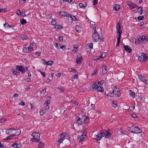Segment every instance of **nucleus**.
Listing matches in <instances>:
<instances>
[{
	"instance_id": "obj_1",
	"label": "nucleus",
	"mask_w": 148,
	"mask_h": 148,
	"mask_svg": "<svg viewBox=\"0 0 148 148\" xmlns=\"http://www.w3.org/2000/svg\"><path fill=\"white\" fill-rule=\"evenodd\" d=\"M129 130L134 134H139L142 132V130L137 127L132 126L129 127Z\"/></svg>"
},
{
	"instance_id": "obj_2",
	"label": "nucleus",
	"mask_w": 148,
	"mask_h": 148,
	"mask_svg": "<svg viewBox=\"0 0 148 148\" xmlns=\"http://www.w3.org/2000/svg\"><path fill=\"white\" fill-rule=\"evenodd\" d=\"M99 82H98L97 83H95L92 85V89H95L99 92H102L103 91V88L101 87V85L99 84Z\"/></svg>"
},
{
	"instance_id": "obj_3",
	"label": "nucleus",
	"mask_w": 148,
	"mask_h": 148,
	"mask_svg": "<svg viewBox=\"0 0 148 148\" xmlns=\"http://www.w3.org/2000/svg\"><path fill=\"white\" fill-rule=\"evenodd\" d=\"M67 135V133L64 132L58 136V139L56 142L58 145H59L63 142L64 139Z\"/></svg>"
},
{
	"instance_id": "obj_4",
	"label": "nucleus",
	"mask_w": 148,
	"mask_h": 148,
	"mask_svg": "<svg viewBox=\"0 0 148 148\" xmlns=\"http://www.w3.org/2000/svg\"><path fill=\"white\" fill-rule=\"evenodd\" d=\"M148 59L147 56L143 53H142L139 54L138 57V60L141 62L147 60Z\"/></svg>"
},
{
	"instance_id": "obj_5",
	"label": "nucleus",
	"mask_w": 148,
	"mask_h": 148,
	"mask_svg": "<svg viewBox=\"0 0 148 148\" xmlns=\"http://www.w3.org/2000/svg\"><path fill=\"white\" fill-rule=\"evenodd\" d=\"M102 131V133L103 136H105L106 138H108L111 136V133L110 132H108L107 130H104Z\"/></svg>"
},
{
	"instance_id": "obj_6",
	"label": "nucleus",
	"mask_w": 148,
	"mask_h": 148,
	"mask_svg": "<svg viewBox=\"0 0 148 148\" xmlns=\"http://www.w3.org/2000/svg\"><path fill=\"white\" fill-rule=\"evenodd\" d=\"M16 69L19 71L21 72L22 74H24L25 73V70L23 66L17 65L16 66Z\"/></svg>"
},
{
	"instance_id": "obj_7",
	"label": "nucleus",
	"mask_w": 148,
	"mask_h": 148,
	"mask_svg": "<svg viewBox=\"0 0 148 148\" xmlns=\"http://www.w3.org/2000/svg\"><path fill=\"white\" fill-rule=\"evenodd\" d=\"M92 38L93 41L95 42L98 41L99 39V36L98 34H93Z\"/></svg>"
},
{
	"instance_id": "obj_8",
	"label": "nucleus",
	"mask_w": 148,
	"mask_h": 148,
	"mask_svg": "<svg viewBox=\"0 0 148 148\" xmlns=\"http://www.w3.org/2000/svg\"><path fill=\"white\" fill-rule=\"evenodd\" d=\"M127 4L130 8V9H134L138 7V5L137 4L130 2H127Z\"/></svg>"
},
{
	"instance_id": "obj_9",
	"label": "nucleus",
	"mask_w": 148,
	"mask_h": 148,
	"mask_svg": "<svg viewBox=\"0 0 148 148\" xmlns=\"http://www.w3.org/2000/svg\"><path fill=\"white\" fill-rule=\"evenodd\" d=\"M103 136V135L102 133V131L101 130V131L100 133H98L97 135L95 136V139L97 140H99Z\"/></svg>"
},
{
	"instance_id": "obj_10",
	"label": "nucleus",
	"mask_w": 148,
	"mask_h": 148,
	"mask_svg": "<svg viewBox=\"0 0 148 148\" xmlns=\"http://www.w3.org/2000/svg\"><path fill=\"white\" fill-rule=\"evenodd\" d=\"M82 56L80 54L77 55L76 62L77 64H80L82 61Z\"/></svg>"
},
{
	"instance_id": "obj_11",
	"label": "nucleus",
	"mask_w": 148,
	"mask_h": 148,
	"mask_svg": "<svg viewBox=\"0 0 148 148\" xmlns=\"http://www.w3.org/2000/svg\"><path fill=\"white\" fill-rule=\"evenodd\" d=\"M32 136L35 138L39 140L40 135L38 132H33L32 134Z\"/></svg>"
},
{
	"instance_id": "obj_12",
	"label": "nucleus",
	"mask_w": 148,
	"mask_h": 148,
	"mask_svg": "<svg viewBox=\"0 0 148 148\" xmlns=\"http://www.w3.org/2000/svg\"><path fill=\"white\" fill-rule=\"evenodd\" d=\"M138 77L140 80L143 82L145 84H146L147 83V80L145 77L142 76L141 75H138Z\"/></svg>"
},
{
	"instance_id": "obj_13",
	"label": "nucleus",
	"mask_w": 148,
	"mask_h": 148,
	"mask_svg": "<svg viewBox=\"0 0 148 148\" xmlns=\"http://www.w3.org/2000/svg\"><path fill=\"white\" fill-rule=\"evenodd\" d=\"M121 25L120 21H119L116 26V29L117 33H122V32L120 31L121 29Z\"/></svg>"
},
{
	"instance_id": "obj_14",
	"label": "nucleus",
	"mask_w": 148,
	"mask_h": 148,
	"mask_svg": "<svg viewBox=\"0 0 148 148\" xmlns=\"http://www.w3.org/2000/svg\"><path fill=\"white\" fill-rule=\"evenodd\" d=\"M83 122L85 123H88L89 122L88 117L86 116H83L82 117Z\"/></svg>"
},
{
	"instance_id": "obj_15",
	"label": "nucleus",
	"mask_w": 148,
	"mask_h": 148,
	"mask_svg": "<svg viewBox=\"0 0 148 148\" xmlns=\"http://www.w3.org/2000/svg\"><path fill=\"white\" fill-rule=\"evenodd\" d=\"M14 130H15V129H14L11 128L7 130L6 131V132L8 134H10L11 133V134H12V133H14Z\"/></svg>"
},
{
	"instance_id": "obj_16",
	"label": "nucleus",
	"mask_w": 148,
	"mask_h": 148,
	"mask_svg": "<svg viewBox=\"0 0 148 148\" xmlns=\"http://www.w3.org/2000/svg\"><path fill=\"white\" fill-rule=\"evenodd\" d=\"M107 67L106 65H103L102 68V71L103 74H105L107 73Z\"/></svg>"
},
{
	"instance_id": "obj_17",
	"label": "nucleus",
	"mask_w": 148,
	"mask_h": 148,
	"mask_svg": "<svg viewBox=\"0 0 148 148\" xmlns=\"http://www.w3.org/2000/svg\"><path fill=\"white\" fill-rule=\"evenodd\" d=\"M14 133H12V135L14 136H18L21 133L20 130H16L15 129V130H14Z\"/></svg>"
},
{
	"instance_id": "obj_18",
	"label": "nucleus",
	"mask_w": 148,
	"mask_h": 148,
	"mask_svg": "<svg viewBox=\"0 0 148 148\" xmlns=\"http://www.w3.org/2000/svg\"><path fill=\"white\" fill-rule=\"evenodd\" d=\"M124 47L125 51L129 53H131L132 52V49L128 45H124Z\"/></svg>"
},
{
	"instance_id": "obj_19",
	"label": "nucleus",
	"mask_w": 148,
	"mask_h": 148,
	"mask_svg": "<svg viewBox=\"0 0 148 148\" xmlns=\"http://www.w3.org/2000/svg\"><path fill=\"white\" fill-rule=\"evenodd\" d=\"M78 118V119L77 120V124L78 125H80L82 124V123L83 122V119L82 118L81 119L80 117H77Z\"/></svg>"
},
{
	"instance_id": "obj_20",
	"label": "nucleus",
	"mask_w": 148,
	"mask_h": 148,
	"mask_svg": "<svg viewBox=\"0 0 148 148\" xmlns=\"http://www.w3.org/2000/svg\"><path fill=\"white\" fill-rule=\"evenodd\" d=\"M60 14L61 15L63 16L66 17H69V14H68L64 11H62L60 12Z\"/></svg>"
},
{
	"instance_id": "obj_21",
	"label": "nucleus",
	"mask_w": 148,
	"mask_h": 148,
	"mask_svg": "<svg viewBox=\"0 0 148 148\" xmlns=\"http://www.w3.org/2000/svg\"><path fill=\"white\" fill-rule=\"evenodd\" d=\"M114 95L117 98L119 97L121 95L120 92L117 90V91L114 93Z\"/></svg>"
},
{
	"instance_id": "obj_22",
	"label": "nucleus",
	"mask_w": 148,
	"mask_h": 148,
	"mask_svg": "<svg viewBox=\"0 0 148 148\" xmlns=\"http://www.w3.org/2000/svg\"><path fill=\"white\" fill-rule=\"evenodd\" d=\"M138 40L139 42L143 43L144 42V36H139L138 38Z\"/></svg>"
},
{
	"instance_id": "obj_23",
	"label": "nucleus",
	"mask_w": 148,
	"mask_h": 148,
	"mask_svg": "<svg viewBox=\"0 0 148 148\" xmlns=\"http://www.w3.org/2000/svg\"><path fill=\"white\" fill-rule=\"evenodd\" d=\"M75 29L78 32H79L81 31V28L79 25H76L75 27Z\"/></svg>"
},
{
	"instance_id": "obj_24",
	"label": "nucleus",
	"mask_w": 148,
	"mask_h": 148,
	"mask_svg": "<svg viewBox=\"0 0 148 148\" xmlns=\"http://www.w3.org/2000/svg\"><path fill=\"white\" fill-rule=\"evenodd\" d=\"M120 8V6L119 5L116 4H115L113 7V9L114 10L118 11L119 10Z\"/></svg>"
},
{
	"instance_id": "obj_25",
	"label": "nucleus",
	"mask_w": 148,
	"mask_h": 148,
	"mask_svg": "<svg viewBox=\"0 0 148 148\" xmlns=\"http://www.w3.org/2000/svg\"><path fill=\"white\" fill-rule=\"evenodd\" d=\"M130 96L132 97V98H134L135 97V93L132 90H130L129 91Z\"/></svg>"
},
{
	"instance_id": "obj_26",
	"label": "nucleus",
	"mask_w": 148,
	"mask_h": 148,
	"mask_svg": "<svg viewBox=\"0 0 148 148\" xmlns=\"http://www.w3.org/2000/svg\"><path fill=\"white\" fill-rule=\"evenodd\" d=\"M23 52L25 53H27V52L29 53L31 52V51H29V49H28V48H27L26 47H23Z\"/></svg>"
},
{
	"instance_id": "obj_27",
	"label": "nucleus",
	"mask_w": 148,
	"mask_h": 148,
	"mask_svg": "<svg viewBox=\"0 0 148 148\" xmlns=\"http://www.w3.org/2000/svg\"><path fill=\"white\" fill-rule=\"evenodd\" d=\"M137 9L138 10V13L140 14H141L143 12V7L140 6L138 7Z\"/></svg>"
},
{
	"instance_id": "obj_28",
	"label": "nucleus",
	"mask_w": 148,
	"mask_h": 148,
	"mask_svg": "<svg viewBox=\"0 0 148 148\" xmlns=\"http://www.w3.org/2000/svg\"><path fill=\"white\" fill-rule=\"evenodd\" d=\"M68 21L69 22H72L73 21V16L72 14H69V16L68 17Z\"/></svg>"
},
{
	"instance_id": "obj_29",
	"label": "nucleus",
	"mask_w": 148,
	"mask_h": 148,
	"mask_svg": "<svg viewBox=\"0 0 148 148\" xmlns=\"http://www.w3.org/2000/svg\"><path fill=\"white\" fill-rule=\"evenodd\" d=\"M46 112V110L45 109L43 110V108L41 109L40 112V115H42Z\"/></svg>"
},
{
	"instance_id": "obj_30",
	"label": "nucleus",
	"mask_w": 148,
	"mask_h": 148,
	"mask_svg": "<svg viewBox=\"0 0 148 148\" xmlns=\"http://www.w3.org/2000/svg\"><path fill=\"white\" fill-rule=\"evenodd\" d=\"M20 145L18 143H14L12 145V147L14 148H18L20 147Z\"/></svg>"
},
{
	"instance_id": "obj_31",
	"label": "nucleus",
	"mask_w": 148,
	"mask_h": 148,
	"mask_svg": "<svg viewBox=\"0 0 148 148\" xmlns=\"http://www.w3.org/2000/svg\"><path fill=\"white\" fill-rule=\"evenodd\" d=\"M55 27L56 28L59 29H62L63 28V27L62 26L59 25H55Z\"/></svg>"
},
{
	"instance_id": "obj_32",
	"label": "nucleus",
	"mask_w": 148,
	"mask_h": 148,
	"mask_svg": "<svg viewBox=\"0 0 148 148\" xmlns=\"http://www.w3.org/2000/svg\"><path fill=\"white\" fill-rule=\"evenodd\" d=\"M53 45L56 48L58 49H60V46H61V45H62L61 44H58V43H54Z\"/></svg>"
},
{
	"instance_id": "obj_33",
	"label": "nucleus",
	"mask_w": 148,
	"mask_h": 148,
	"mask_svg": "<svg viewBox=\"0 0 148 148\" xmlns=\"http://www.w3.org/2000/svg\"><path fill=\"white\" fill-rule=\"evenodd\" d=\"M21 23L22 25H24L27 23L26 21L24 19H21L20 20Z\"/></svg>"
},
{
	"instance_id": "obj_34",
	"label": "nucleus",
	"mask_w": 148,
	"mask_h": 148,
	"mask_svg": "<svg viewBox=\"0 0 148 148\" xmlns=\"http://www.w3.org/2000/svg\"><path fill=\"white\" fill-rule=\"evenodd\" d=\"M43 144L41 142H39L38 145V148H43Z\"/></svg>"
},
{
	"instance_id": "obj_35",
	"label": "nucleus",
	"mask_w": 148,
	"mask_h": 148,
	"mask_svg": "<svg viewBox=\"0 0 148 148\" xmlns=\"http://www.w3.org/2000/svg\"><path fill=\"white\" fill-rule=\"evenodd\" d=\"M69 71L70 72L73 71L74 72H76V69L73 68H70L68 69Z\"/></svg>"
},
{
	"instance_id": "obj_36",
	"label": "nucleus",
	"mask_w": 148,
	"mask_h": 148,
	"mask_svg": "<svg viewBox=\"0 0 148 148\" xmlns=\"http://www.w3.org/2000/svg\"><path fill=\"white\" fill-rule=\"evenodd\" d=\"M50 101L49 100H47L45 101L44 104L46 106H47L48 107V108H49V106H48L49 104Z\"/></svg>"
},
{
	"instance_id": "obj_37",
	"label": "nucleus",
	"mask_w": 148,
	"mask_h": 148,
	"mask_svg": "<svg viewBox=\"0 0 148 148\" xmlns=\"http://www.w3.org/2000/svg\"><path fill=\"white\" fill-rule=\"evenodd\" d=\"M4 26L5 28H8V27H11L9 25V24L6 23L4 24Z\"/></svg>"
},
{
	"instance_id": "obj_38",
	"label": "nucleus",
	"mask_w": 148,
	"mask_h": 148,
	"mask_svg": "<svg viewBox=\"0 0 148 148\" xmlns=\"http://www.w3.org/2000/svg\"><path fill=\"white\" fill-rule=\"evenodd\" d=\"M30 140L32 142H38L39 141V140L38 139H36L35 138L33 137V138L30 139Z\"/></svg>"
},
{
	"instance_id": "obj_39",
	"label": "nucleus",
	"mask_w": 148,
	"mask_h": 148,
	"mask_svg": "<svg viewBox=\"0 0 148 148\" xmlns=\"http://www.w3.org/2000/svg\"><path fill=\"white\" fill-rule=\"evenodd\" d=\"M71 102L72 103L75 104L76 106H78V103L77 102V101L74 100H71Z\"/></svg>"
},
{
	"instance_id": "obj_40",
	"label": "nucleus",
	"mask_w": 148,
	"mask_h": 148,
	"mask_svg": "<svg viewBox=\"0 0 148 148\" xmlns=\"http://www.w3.org/2000/svg\"><path fill=\"white\" fill-rule=\"evenodd\" d=\"M107 96L110 97H112L114 96V94H113V93H112L111 92L107 94Z\"/></svg>"
},
{
	"instance_id": "obj_41",
	"label": "nucleus",
	"mask_w": 148,
	"mask_h": 148,
	"mask_svg": "<svg viewBox=\"0 0 148 148\" xmlns=\"http://www.w3.org/2000/svg\"><path fill=\"white\" fill-rule=\"evenodd\" d=\"M144 16H139L137 17V19L138 21H140L143 20L144 19Z\"/></svg>"
},
{
	"instance_id": "obj_42",
	"label": "nucleus",
	"mask_w": 148,
	"mask_h": 148,
	"mask_svg": "<svg viewBox=\"0 0 148 148\" xmlns=\"http://www.w3.org/2000/svg\"><path fill=\"white\" fill-rule=\"evenodd\" d=\"M17 70H15V69H12V71L13 73V74L15 75H16L17 73Z\"/></svg>"
},
{
	"instance_id": "obj_43",
	"label": "nucleus",
	"mask_w": 148,
	"mask_h": 148,
	"mask_svg": "<svg viewBox=\"0 0 148 148\" xmlns=\"http://www.w3.org/2000/svg\"><path fill=\"white\" fill-rule=\"evenodd\" d=\"M114 101H113L112 103V106L115 108H116L117 107V104L116 103V102L115 103H114Z\"/></svg>"
},
{
	"instance_id": "obj_44",
	"label": "nucleus",
	"mask_w": 148,
	"mask_h": 148,
	"mask_svg": "<svg viewBox=\"0 0 148 148\" xmlns=\"http://www.w3.org/2000/svg\"><path fill=\"white\" fill-rule=\"evenodd\" d=\"M60 48L62 49L63 51H64L66 49V46L64 45H61V46H60Z\"/></svg>"
},
{
	"instance_id": "obj_45",
	"label": "nucleus",
	"mask_w": 148,
	"mask_h": 148,
	"mask_svg": "<svg viewBox=\"0 0 148 148\" xmlns=\"http://www.w3.org/2000/svg\"><path fill=\"white\" fill-rule=\"evenodd\" d=\"M13 136H13L12 134H10V136H8L6 138V140H9L10 139H11L13 138Z\"/></svg>"
},
{
	"instance_id": "obj_46",
	"label": "nucleus",
	"mask_w": 148,
	"mask_h": 148,
	"mask_svg": "<svg viewBox=\"0 0 148 148\" xmlns=\"http://www.w3.org/2000/svg\"><path fill=\"white\" fill-rule=\"evenodd\" d=\"M53 64V62L52 61H48L47 62V65H51Z\"/></svg>"
},
{
	"instance_id": "obj_47",
	"label": "nucleus",
	"mask_w": 148,
	"mask_h": 148,
	"mask_svg": "<svg viewBox=\"0 0 148 148\" xmlns=\"http://www.w3.org/2000/svg\"><path fill=\"white\" fill-rule=\"evenodd\" d=\"M100 56H97V57H93V60H98L99 59H100V58H101Z\"/></svg>"
},
{
	"instance_id": "obj_48",
	"label": "nucleus",
	"mask_w": 148,
	"mask_h": 148,
	"mask_svg": "<svg viewBox=\"0 0 148 148\" xmlns=\"http://www.w3.org/2000/svg\"><path fill=\"white\" fill-rule=\"evenodd\" d=\"M117 90H117L116 87L115 86H114L113 88V91L112 92V93H113V94H114V92H115L117 91Z\"/></svg>"
},
{
	"instance_id": "obj_49",
	"label": "nucleus",
	"mask_w": 148,
	"mask_h": 148,
	"mask_svg": "<svg viewBox=\"0 0 148 148\" xmlns=\"http://www.w3.org/2000/svg\"><path fill=\"white\" fill-rule=\"evenodd\" d=\"M79 5L80 8H83V9H85L86 8V6H85L82 3H79Z\"/></svg>"
},
{
	"instance_id": "obj_50",
	"label": "nucleus",
	"mask_w": 148,
	"mask_h": 148,
	"mask_svg": "<svg viewBox=\"0 0 148 148\" xmlns=\"http://www.w3.org/2000/svg\"><path fill=\"white\" fill-rule=\"evenodd\" d=\"M28 38V37L27 35H25L21 37L22 39L23 40L27 39Z\"/></svg>"
},
{
	"instance_id": "obj_51",
	"label": "nucleus",
	"mask_w": 148,
	"mask_h": 148,
	"mask_svg": "<svg viewBox=\"0 0 148 148\" xmlns=\"http://www.w3.org/2000/svg\"><path fill=\"white\" fill-rule=\"evenodd\" d=\"M119 35L117 37V41L120 42V38L121 37V35L122 33H118Z\"/></svg>"
},
{
	"instance_id": "obj_52",
	"label": "nucleus",
	"mask_w": 148,
	"mask_h": 148,
	"mask_svg": "<svg viewBox=\"0 0 148 148\" xmlns=\"http://www.w3.org/2000/svg\"><path fill=\"white\" fill-rule=\"evenodd\" d=\"M51 24L53 25H55L56 24V20L54 19H52L51 22Z\"/></svg>"
},
{
	"instance_id": "obj_53",
	"label": "nucleus",
	"mask_w": 148,
	"mask_h": 148,
	"mask_svg": "<svg viewBox=\"0 0 148 148\" xmlns=\"http://www.w3.org/2000/svg\"><path fill=\"white\" fill-rule=\"evenodd\" d=\"M98 3V0H93V4L94 5H96Z\"/></svg>"
},
{
	"instance_id": "obj_54",
	"label": "nucleus",
	"mask_w": 148,
	"mask_h": 148,
	"mask_svg": "<svg viewBox=\"0 0 148 148\" xmlns=\"http://www.w3.org/2000/svg\"><path fill=\"white\" fill-rule=\"evenodd\" d=\"M21 11L20 10H18L16 12V14L18 16L20 15L21 14Z\"/></svg>"
},
{
	"instance_id": "obj_55",
	"label": "nucleus",
	"mask_w": 148,
	"mask_h": 148,
	"mask_svg": "<svg viewBox=\"0 0 148 148\" xmlns=\"http://www.w3.org/2000/svg\"><path fill=\"white\" fill-rule=\"evenodd\" d=\"M7 12V11L3 9V8L0 9V12L5 13Z\"/></svg>"
},
{
	"instance_id": "obj_56",
	"label": "nucleus",
	"mask_w": 148,
	"mask_h": 148,
	"mask_svg": "<svg viewBox=\"0 0 148 148\" xmlns=\"http://www.w3.org/2000/svg\"><path fill=\"white\" fill-rule=\"evenodd\" d=\"M89 44V45H88V47H89L90 49H92L93 48V44L91 43Z\"/></svg>"
},
{
	"instance_id": "obj_57",
	"label": "nucleus",
	"mask_w": 148,
	"mask_h": 148,
	"mask_svg": "<svg viewBox=\"0 0 148 148\" xmlns=\"http://www.w3.org/2000/svg\"><path fill=\"white\" fill-rule=\"evenodd\" d=\"M78 77V75L77 74H75L74 75H73L72 77V79H74L75 78H77Z\"/></svg>"
},
{
	"instance_id": "obj_58",
	"label": "nucleus",
	"mask_w": 148,
	"mask_h": 148,
	"mask_svg": "<svg viewBox=\"0 0 148 148\" xmlns=\"http://www.w3.org/2000/svg\"><path fill=\"white\" fill-rule=\"evenodd\" d=\"M106 53H103L101 54V58H104L106 57Z\"/></svg>"
},
{
	"instance_id": "obj_59",
	"label": "nucleus",
	"mask_w": 148,
	"mask_h": 148,
	"mask_svg": "<svg viewBox=\"0 0 148 148\" xmlns=\"http://www.w3.org/2000/svg\"><path fill=\"white\" fill-rule=\"evenodd\" d=\"M41 62H42L44 64H45V65H47V62H46V61H45V60L44 59H42L41 60Z\"/></svg>"
},
{
	"instance_id": "obj_60",
	"label": "nucleus",
	"mask_w": 148,
	"mask_h": 148,
	"mask_svg": "<svg viewBox=\"0 0 148 148\" xmlns=\"http://www.w3.org/2000/svg\"><path fill=\"white\" fill-rule=\"evenodd\" d=\"M19 104V105L23 106H25V103L23 101H21V102H20Z\"/></svg>"
},
{
	"instance_id": "obj_61",
	"label": "nucleus",
	"mask_w": 148,
	"mask_h": 148,
	"mask_svg": "<svg viewBox=\"0 0 148 148\" xmlns=\"http://www.w3.org/2000/svg\"><path fill=\"white\" fill-rule=\"evenodd\" d=\"M99 82V84L101 85V86H102L104 82V81L103 80H101L100 82Z\"/></svg>"
},
{
	"instance_id": "obj_62",
	"label": "nucleus",
	"mask_w": 148,
	"mask_h": 148,
	"mask_svg": "<svg viewBox=\"0 0 148 148\" xmlns=\"http://www.w3.org/2000/svg\"><path fill=\"white\" fill-rule=\"evenodd\" d=\"M31 46L32 45H31V46L29 45L28 48V49H29V51H31V50H33V47H31Z\"/></svg>"
},
{
	"instance_id": "obj_63",
	"label": "nucleus",
	"mask_w": 148,
	"mask_h": 148,
	"mask_svg": "<svg viewBox=\"0 0 148 148\" xmlns=\"http://www.w3.org/2000/svg\"><path fill=\"white\" fill-rule=\"evenodd\" d=\"M58 39L60 41H63V37L62 36H59L58 37Z\"/></svg>"
},
{
	"instance_id": "obj_64",
	"label": "nucleus",
	"mask_w": 148,
	"mask_h": 148,
	"mask_svg": "<svg viewBox=\"0 0 148 148\" xmlns=\"http://www.w3.org/2000/svg\"><path fill=\"white\" fill-rule=\"evenodd\" d=\"M144 40H146L148 42V37L147 36H144Z\"/></svg>"
}]
</instances>
